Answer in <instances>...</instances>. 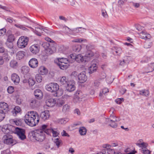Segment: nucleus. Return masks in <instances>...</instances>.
Segmentation results:
<instances>
[{"label":"nucleus","instance_id":"obj_1","mask_svg":"<svg viewBox=\"0 0 154 154\" xmlns=\"http://www.w3.org/2000/svg\"><path fill=\"white\" fill-rule=\"evenodd\" d=\"M24 118L25 122L31 127L35 126L39 121V115L36 112L34 111L28 112Z\"/></svg>","mask_w":154,"mask_h":154},{"label":"nucleus","instance_id":"obj_2","mask_svg":"<svg viewBox=\"0 0 154 154\" xmlns=\"http://www.w3.org/2000/svg\"><path fill=\"white\" fill-rule=\"evenodd\" d=\"M45 131H43L42 130H38L35 131H31L29 133V137L33 141L42 142L45 137Z\"/></svg>","mask_w":154,"mask_h":154},{"label":"nucleus","instance_id":"obj_3","mask_svg":"<svg viewBox=\"0 0 154 154\" xmlns=\"http://www.w3.org/2000/svg\"><path fill=\"white\" fill-rule=\"evenodd\" d=\"M59 86L58 84L55 83H51L45 86L46 89L48 91L52 93L57 91L59 89Z\"/></svg>","mask_w":154,"mask_h":154},{"label":"nucleus","instance_id":"obj_4","mask_svg":"<svg viewBox=\"0 0 154 154\" xmlns=\"http://www.w3.org/2000/svg\"><path fill=\"white\" fill-rule=\"evenodd\" d=\"M29 38L24 36L20 38L17 42V45L18 47L20 48H25L28 44Z\"/></svg>","mask_w":154,"mask_h":154},{"label":"nucleus","instance_id":"obj_5","mask_svg":"<svg viewBox=\"0 0 154 154\" xmlns=\"http://www.w3.org/2000/svg\"><path fill=\"white\" fill-rule=\"evenodd\" d=\"M87 51L84 56L85 59L87 60V61L90 60L91 57L94 56L93 52L90 50L91 49L93 48V47L91 45H87L86 46Z\"/></svg>","mask_w":154,"mask_h":154},{"label":"nucleus","instance_id":"obj_6","mask_svg":"<svg viewBox=\"0 0 154 154\" xmlns=\"http://www.w3.org/2000/svg\"><path fill=\"white\" fill-rule=\"evenodd\" d=\"M2 139L4 143L7 144H11L14 143V140L13 136L9 134L4 135L2 137Z\"/></svg>","mask_w":154,"mask_h":154},{"label":"nucleus","instance_id":"obj_7","mask_svg":"<svg viewBox=\"0 0 154 154\" xmlns=\"http://www.w3.org/2000/svg\"><path fill=\"white\" fill-rule=\"evenodd\" d=\"M18 136L19 138L22 140L25 139L26 136L25 134V130L19 128H17L16 133Z\"/></svg>","mask_w":154,"mask_h":154},{"label":"nucleus","instance_id":"obj_8","mask_svg":"<svg viewBox=\"0 0 154 154\" xmlns=\"http://www.w3.org/2000/svg\"><path fill=\"white\" fill-rule=\"evenodd\" d=\"M29 50L32 54H36L38 53L40 51V46L38 44L33 45L29 47Z\"/></svg>","mask_w":154,"mask_h":154},{"label":"nucleus","instance_id":"obj_9","mask_svg":"<svg viewBox=\"0 0 154 154\" xmlns=\"http://www.w3.org/2000/svg\"><path fill=\"white\" fill-rule=\"evenodd\" d=\"M8 111V105L5 102L0 103V112L6 113Z\"/></svg>","mask_w":154,"mask_h":154},{"label":"nucleus","instance_id":"obj_10","mask_svg":"<svg viewBox=\"0 0 154 154\" xmlns=\"http://www.w3.org/2000/svg\"><path fill=\"white\" fill-rule=\"evenodd\" d=\"M75 84V82L74 81H73L71 83L70 82H68L65 86L67 91L69 92H72L74 91L75 88L74 85Z\"/></svg>","mask_w":154,"mask_h":154},{"label":"nucleus","instance_id":"obj_11","mask_svg":"<svg viewBox=\"0 0 154 154\" xmlns=\"http://www.w3.org/2000/svg\"><path fill=\"white\" fill-rule=\"evenodd\" d=\"M80 82L83 83L87 80V77L86 75V72L83 71L81 72L78 76Z\"/></svg>","mask_w":154,"mask_h":154},{"label":"nucleus","instance_id":"obj_12","mask_svg":"<svg viewBox=\"0 0 154 154\" xmlns=\"http://www.w3.org/2000/svg\"><path fill=\"white\" fill-rule=\"evenodd\" d=\"M29 64L30 67L32 68L37 67L38 65V62L37 59L32 58L30 60L29 62Z\"/></svg>","mask_w":154,"mask_h":154},{"label":"nucleus","instance_id":"obj_13","mask_svg":"<svg viewBox=\"0 0 154 154\" xmlns=\"http://www.w3.org/2000/svg\"><path fill=\"white\" fill-rule=\"evenodd\" d=\"M45 132L47 134H49L51 132L53 134V136L54 137H57L59 134V132L55 128L47 129L45 131Z\"/></svg>","mask_w":154,"mask_h":154},{"label":"nucleus","instance_id":"obj_14","mask_svg":"<svg viewBox=\"0 0 154 154\" xmlns=\"http://www.w3.org/2000/svg\"><path fill=\"white\" fill-rule=\"evenodd\" d=\"M120 119L116 117L112 114H111L109 118H106V123H109L111 122H119Z\"/></svg>","mask_w":154,"mask_h":154},{"label":"nucleus","instance_id":"obj_15","mask_svg":"<svg viewBox=\"0 0 154 154\" xmlns=\"http://www.w3.org/2000/svg\"><path fill=\"white\" fill-rule=\"evenodd\" d=\"M50 116L49 112L46 110L42 112L40 115L41 118L44 121L48 119Z\"/></svg>","mask_w":154,"mask_h":154},{"label":"nucleus","instance_id":"obj_16","mask_svg":"<svg viewBox=\"0 0 154 154\" xmlns=\"http://www.w3.org/2000/svg\"><path fill=\"white\" fill-rule=\"evenodd\" d=\"M12 80L16 84H18L20 82V78L19 76L16 73H13L11 76Z\"/></svg>","mask_w":154,"mask_h":154},{"label":"nucleus","instance_id":"obj_17","mask_svg":"<svg viewBox=\"0 0 154 154\" xmlns=\"http://www.w3.org/2000/svg\"><path fill=\"white\" fill-rule=\"evenodd\" d=\"M46 103L48 106L51 107L55 105L56 100L54 99L50 98L46 100Z\"/></svg>","mask_w":154,"mask_h":154},{"label":"nucleus","instance_id":"obj_18","mask_svg":"<svg viewBox=\"0 0 154 154\" xmlns=\"http://www.w3.org/2000/svg\"><path fill=\"white\" fill-rule=\"evenodd\" d=\"M38 71L39 74L42 75H46L48 72V69L43 66H40Z\"/></svg>","mask_w":154,"mask_h":154},{"label":"nucleus","instance_id":"obj_19","mask_svg":"<svg viewBox=\"0 0 154 154\" xmlns=\"http://www.w3.org/2000/svg\"><path fill=\"white\" fill-rule=\"evenodd\" d=\"M114 149H103L102 151L97 153V154H115Z\"/></svg>","mask_w":154,"mask_h":154},{"label":"nucleus","instance_id":"obj_20","mask_svg":"<svg viewBox=\"0 0 154 154\" xmlns=\"http://www.w3.org/2000/svg\"><path fill=\"white\" fill-rule=\"evenodd\" d=\"M34 94L36 97L38 99H41L43 96L42 92L39 89L35 90Z\"/></svg>","mask_w":154,"mask_h":154},{"label":"nucleus","instance_id":"obj_21","mask_svg":"<svg viewBox=\"0 0 154 154\" xmlns=\"http://www.w3.org/2000/svg\"><path fill=\"white\" fill-rule=\"evenodd\" d=\"M75 61H76L78 62H86L87 60L85 59L84 57H83L80 54H79L77 55H76V57H75Z\"/></svg>","mask_w":154,"mask_h":154},{"label":"nucleus","instance_id":"obj_22","mask_svg":"<svg viewBox=\"0 0 154 154\" xmlns=\"http://www.w3.org/2000/svg\"><path fill=\"white\" fill-rule=\"evenodd\" d=\"M25 52L23 51H19L16 54L17 58L19 60L21 59L25 56Z\"/></svg>","mask_w":154,"mask_h":154},{"label":"nucleus","instance_id":"obj_23","mask_svg":"<svg viewBox=\"0 0 154 154\" xmlns=\"http://www.w3.org/2000/svg\"><path fill=\"white\" fill-rule=\"evenodd\" d=\"M18 127H15L13 125H8V129L9 131V133H16L17 131V128Z\"/></svg>","mask_w":154,"mask_h":154},{"label":"nucleus","instance_id":"obj_24","mask_svg":"<svg viewBox=\"0 0 154 154\" xmlns=\"http://www.w3.org/2000/svg\"><path fill=\"white\" fill-rule=\"evenodd\" d=\"M2 57L3 58L4 62L5 61L7 62H8L11 58V57L9 55L7 52H5L3 54Z\"/></svg>","mask_w":154,"mask_h":154},{"label":"nucleus","instance_id":"obj_25","mask_svg":"<svg viewBox=\"0 0 154 154\" xmlns=\"http://www.w3.org/2000/svg\"><path fill=\"white\" fill-rule=\"evenodd\" d=\"M43 28L42 26H40L39 27H35V31L33 32L37 35L38 36L41 35V33H42Z\"/></svg>","mask_w":154,"mask_h":154},{"label":"nucleus","instance_id":"obj_26","mask_svg":"<svg viewBox=\"0 0 154 154\" xmlns=\"http://www.w3.org/2000/svg\"><path fill=\"white\" fill-rule=\"evenodd\" d=\"M86 30V29L82 28L81 27H78L73 29L71 30L72 31H75L77 33L80 32L81 33L85 32Z\"/></svg>","mask_w":154,"mask_h":154},{"label":"nucleus","instance_id":"obj_27","mask_svg":"<svg viewBox=\"0 0 154 154\" xmlns=\"http://www.w3.org/2000/svg\"><path fill=\"white\" fill-rule=\"evenodd\" d=\"M97 67L96 64H92L89 68V72L90 74H92L95 72L97 69Z\"/></svg>","mask_w":154,"mask_h":154},{"label":"nucleus","instance_id":"obj_28","mask_svg":"<svg viewBox=\"0 0 154 154\" xmlns=\"http://www.w3.org/2000/svg\"><path fill=\"white\" fill-rule=\"evenodd\" d=\"M21 111V109L20 107L18 106H15L14 109L11 111L13 115L15 116L17 114L19 113Z\"/></svg>","mask_w":154,"mask_h":154},{"label":"nucleus","instance_id":"obj_29","mask_svg":"<svg viewBox=\"0 0 154 154\" xmlns=\"http://www.w3.org/2000/svg\"><path fill=\"white\" fill-rule=\"evenodd\" d=\"M18 63L15 60H12L10 63V66L12 68H16L18 66Z\"/></svg>","mask_w":154,"mask_h":154},{"label":"nucleus","instance_id":"obj_30","mask_svg":"<svg viewBox=\"0 0 154 154\" xmlns=\"http://www.w3.org/2000/svg\"><path fill=\"white\" fill-rule=\"evenodd\" d=\"M59 81L60 84L64 85L65 86L69 82L68 81L65 76L62 77L60 80Z\"/></svg>","mask_w":154,"mask_h":154},{"label":"nucleus","instance_id":"obj_31","mask_svg":"<svg viewBox=\"0 0 154 154\" xmlns=\"http://www.w3.org/2000/svg\"><path fill=\"white\" fill-rule=\"evenodd\" d=\"M69 121V119L65 118L58 119L57 120V122L60 124H64L66 123Z\"/></svg>","mask_w":154,"mask_h":154},{"label":"nucleus","instance_id":"obj_32","mask_svg":"<svg viewBox=\"0 0 154 154\" xmlns=\"http://www.w3.org/2000/svg\"><path fill=\"white\" fill-rule=\"evenodd\" d=\"M58 63H65L66 64H69V61L68 59L66 58H58Z\"/></svg>","mask_w":154,"mask_h":154},{"label":"nucleus","instance_id":"obj_33","mask_svg":"<svg viewBox=\"0 0 154 154\" xmlns=\"http://www.w3.org/2000/svg\"><path fill=\"white\" fill-rule=\"evenodd\" d=\"M57 64L60 68L62 69H66L68 68L69 66V64H66L65 63H57Z\"/></svg>","mask_w":154,"mask_h":154},{"label":"nucleus","instance_id":"obj_34","mask_svg":"<svg viewBox=\"0 0 154 154\" xmlns=\"http://www.w3.org/2000/svg\"><path fill=\"white\" fill-rule=\"evenodd\" d=\"M136 144L140 147L142 148V150L143 149L146 148V147L148 146V144L147 143L143 142L141 143H136Z\"/></svg>","mask_w":154,"mask_h":154},{"label":"nucleus","instance_id":"obj_35","mask_svg":"<svg viewBox=\"0 0 154 154\" xmlns=\"http://www.w3.org/2000/svg\"><path fill=\"white\" fill-rule=\"evenodd\" d=\"M79 131L81 135H85L86 133V129L84 127H81L79 128Z\"/></svg>","mask_w":154,"mask_h":154},{"label":"nucleus","instance_id":"obj_36","mask_svg":"<svg viewBox=\"0 0 154 154\" xmlns=\"http://www.w3.org/2000/svg\"><path fill=\"white\" fill-rule=\"evenodd\" d=\"M139 37L141 38L145 39L148 38V35L146 32L144 31H142L141 32L139 33Z\"/></svg>","mask_w":154,"mask_h":154},{"label":"nucleus","instance_id":"obj_37","mask_svg":"<svg viewBox=\"0 0 154 154\" xmlns=\"http://www.w3.org/2000/svg\"><path fill=\"white\" fill-rule=\"evenodd\" d=\"M22 72L23 74H26L29 71V67L26 66H23L21 69Z\"/></svg>","mask_w":154,"mask_h":154},{"label":"nucleus","instance_id":"obj_38","mask_svg":"<svg viewBox=\"0 0 154 154\" xmlns=\"http://www.w3.org/2000/svg\"><path fill=\"white\" fill-rule=\"evenodd\" d=\"M2 130L5 134H8L9 133L8 125H3L2 128Z\"/></svg>","mask_w":154,"mask_h":154},{"label":"nucleus","instance_id":"obj_39","mask_svg":"<svg viewBox=\"0 0 154 154\" xmlns=\"http://www.w3.org/2000/svg\"><path fill=\"white\" fill-rule=\"evenodd\" d=\"M140 94L141 95L147 96L149 94V92L148 90H143L140 91Z\"/></svg>","mask_w":154,"mask_h":154},{"label":"nucleus","instance_id":"obj_40","mask_svg":"<svg viewBox=\"0 0 154 154\" xmlns=\"http://www.w3.org/2000/svg\"><path fill=\"white\" fill-rule=\"evenodd\" d=\"M37 101L35 99L31 100H30V105L32 108H34L36 106Z\"/></svg>","mask_w":154,"mask_h":154},{"label":"nucleus","instance_id":"obj_41","mask_svg":"<svg viewBox=\"0 0 154 154\" xmlns=\"http://www.w3.org/2000/svg\"><path fill=\"white\" fill-rule=\"evenodd\" d=\"M70 106L68 104H65L63 106L62 111L63 112H69L70 110Z\"/></svg>","mask_w":154,"mask_h":154},{"label":"nucleus","instance_id":"obj_42","mask_svg":"<svg viewBox=\"0 0 154 154\" xmlns=\"http://www.w3.org/2000/svg\"><path fill=\"white\" fill-rule=\"evenodd\" d=\"M152 45V43L149 40H146L144 45V47L146 48H149Z\"/></svg>","mask_w":154,"mask_h":154},{"label":"nucleus","instance_id":"obj_43","mask_svg":"<svg viewBox=\"0 0 154 154\" xmlns=\"http://www.w3.org/2000/svg\"><path fill=\"white\" fill-rule=\"evenodd\" d=\"M14 26L17 28H20L23 30H25L26 32H28L29 31V30L28 29L26 28L23 25H20L19 24H15Z\"/></svg>","mask_w":154,"mask_h":154},{"label":"nucleus","instance_id":"obj_44","mask_svg":"<svg viewBox=\"0 0 154 154\" xmlns=\"http://www.w3.org/2000/svg\"><path fill=\"white\" fill-rule=\"evenodd\" d=\"M53 94L54 96L59 97L61 96L63 93V91L62 90L59 89L57 92L54 93Z\"/></svg>","mask_w":154,"mask_h":154},{"label":"nucleus","instance_id":"obj_45","mask_svg":"<svg viewBox=\"0 0 154 154\" xmlns=\"http://www.w3.org/2000/svg\"><path fill=\"white\" fill-rule=\"evenodd\" d=\"M35 78L37 82L38 83L41 82L42 80V77L40 74H36L35 76Z\"/></svg>","mask_w":154,"mask_h":154},{"label":"nucleus","instance_id":"obj_46","mask_svg":"<svg viewBox=\"0 0 154 154\" xmlns=\"http://www.w3.org/2000/svg\"><path fill=\"white\" fill-rule=\"evenodd\" d=\"M78 76L77 72L76 71L73 72L70 75L71 78L73 80L76 79Z\"/></svg>","mask_w":154,"mask_h":154},{"label":"nucleus","instance_id":"obj_47","mask_svg":"<svg viewBox=\"0 0 154 154\" xmlns=\"http://www.w3.org/2000/svg\"><path fill=\"white\" fill-rule=\"evenodd\" d=\"M54 142L56 145L57 146V148H58L62 142V141L59 138H57L54 139Z\"/></svg>","mask_w":154,"mask_h":154},{"label":"nucleus","instance_id":"obj_48","mask_svg":"<svg viewBox=\"0 0 154 154\" xmlns=\"http://www.w3.org/2000/svg\"><path fill=\"white\" fill-rule=\"evenodd\" d=\"M28 83L30 86H32L35 84V81L33 78H30L28 80Z\"/></svg>","mask_w":154,"mask_h":154},{"label":"nucleus","instance_id":"obj_49","mask_svg":"<svg viewBox=\"0 0 154 154\" xmlns=\"http://www.w3.org/2000/svg\"><path fill=\"white\" fill-rule=\"evenodd\" d=\"M81 48V45H77L74 46L73 48V50L75 52H78L80 51Z\"/></svg>","mask_w":154,"mask_h":154},{"label":"nucleus","instance_id":"obj_50","mask_svg":"<svg viewBox=\"0 0 154 154\" xmlns=\"http://www.w3.org/2000/svg\"><path fill=\"white\" fill-rule=\"evenodd\" d=\"M7 40L8 42H12L14 40V37L13 35L11 34L9 35Z\"/></svg>","mask_w":154,"mask_h":154},{"label":"nucleus","instance_id":"obj_51","mask_svg":"<svg viewBox=\"0 0 154 154\" xmlns=\"http://www.w3.org/2000/svg\"><path fill=\"white\" fill-rule=\"evenodd\" d=\"M116 122H111L109 123H106L108 124L111 127L113 128H116L117 126V124Z\"/></svg>","mask_w":154,"mask_h":154},{"label":"nucleus","instance_id":"obj_52","mask_svg":"<svg viewBox=\"0 0 154 154\" xmlns=\"http://www.w3.org/2000/svg\"><path fill=\"white\" fill-rule=\"evenodd\" d=\"M14 122L17 125H21L22 123V120L21 119L14 120Z\"/></svg>","mask_w":154,"mask_h":154},{"label":"nucleus","instance_id":"obj_53","mask_svg":"<svg viewBox=\"0 0 154 154\" xmlns=\"http://www.w3.org/2000/svg\"><path fill=\"white\" fill-rule=\"evenodd\" d=\"M128 63V62L127 60H123V61L120 62V65L123 66H126Z\"/></svg>","mask_w":154,"mask_h":154},{"label":"nucleus","instance_id":"obj_54","mask_svg":"<svg viewBox=\"0 0 154 154\" xmlns=\"http://www.w3.org/2000/svg\"><path fill=\"white\" fill-rule=\"evenodd\" d=\"M63 31L66 33H68L71 31L68 27L66 26H65L63 28Z\"/></svg>","mask_w":154,"mask_h":154},{"label":"nucleus","instance_id":"obj_55","mask_svg":"<svg viewBox=\"0 0 154 154\" xmlns=\"http://www.w3.org/2000/svg\"><path fill=\"white\" fill-rule=\"evenodd\" d=\"M99 80H100L99 79V80L95 81L94 82V85L95 88H98L100 85V83L99 82Z\"/></svg>","mask_w":154,"mask_h":154},{"label":"nucleus","instance_id":"obj_56","mask_svg":"<svg viewBox=\"0 0 154 154\" xmlns=\"http://www.w3.org/2000/svg\"><path fill=\"white\" fill-rule=\"evenodd\" d=\"M48 126L47 125H42L41 128L40 130H42L43 131H45L47 129H50L49 128H48Z\"/></svg>","mask_w":154,"mask_h":154},{"label":"nucleus","instance_id":"obj_57","mask_svg":"<svg viewBox=\"0 0 154 154\" xmlns=\"http://www.w3.org/2000/svg\"><path fill=\"white\" fill-rule=\"evenodd\" d=\"M6 29L5 28H3L0 29V36L4 35L6 32Z\"/></svg>","mask_w":154,"mask_h":154},{"label":"nucleus","instance_id":"obj_58","mask_svg":"<svg viewBox=\"0 0 154 154\" xmlns=\"http://www.w3.org/2000/svg\"><path fill=\"white\" fill-rule=\"evenodd\" d=\"M14 88L12 86H9L7 89L8 92L9 94L12 93L14 91Z\"/></svg>","mask_w":154,"mask_h":154},{"label":"nucleus","instance_id":"obj_59","mask_svg":"<svg viewBox=\"0 0 154 154\" xmlns=\"http://www.w3.org/2000/svg\"><path fill=\"white\" fill-rule=\"evenodd\" d=\"M64 104V102L63 100L58 101L57 102V106L58 107H60Z\"/></svg>","mask_w":154,"mask_h":154},{"label":"nucleus","instance_id":"obj_60","mask_svg":"<svg viewBox=\"0 0 154 154\" xmlns=\"http://www.w3.org/2000/svg\"><path fill=\"white\" fill-rule=\"evenodd\" d=\"M85 40V39L83 38H77L74 40L72 41L75 42H80Z\"/></svg>","mask_w":154,"mask_h":154},{"label":"nucleus","instance_id":"obj_61","mask_svg":"<svg viewBox=\"0 0 154 154\" xmlns=\"http://www.w3.org/2000/svg\"><path fill=\"white\" fill-rule=\"evenodd\" d=\"M142 151V153L144 154H150V151L146 148L143 149Z\"/></svg>","mask_w":154,"mask_h":154},{"label":"nucleus","instance_id":"obj_62","mask_svg":"<svg viewBox=\"0 0 154 154\" xmlns=\"http://www.w3.org/2000/svg\"><path fill=\"white\" fill-rule=\"evenodd\" d=\"M82 125V123L79 122H76L73 124L72 125V127H75L76 126H81Z\"/></svg>","mask_w":154,"mask_h":154},{"label":"nucleus","instance_id":"obj_63","mask_svg":"<svg viewBox=\"0 0 154 154\" xmlns=\"http://www.w3.org/2000/svg\"><path fill=\"white\" fill-rule=\"evenodd\" d=\"M5 117V114L0 112V122L2 121Z\"/></svg>","mask_w":154,"mask_h":154},{"label":"nucleus","instance_id":"obj_64","mask_svg":"<svg viewBox=\"0 0 154 154\" xmlns=\"http://www.w3.org/2000/svg\"><path fill=\"white\" fill-rule=\"evenodd\" d=\"M7 46L10 49H11L13 48V45L12 42H8L7 43Z\"/></svg>","mask_w":154,"mask_h":154}]
</instances>
